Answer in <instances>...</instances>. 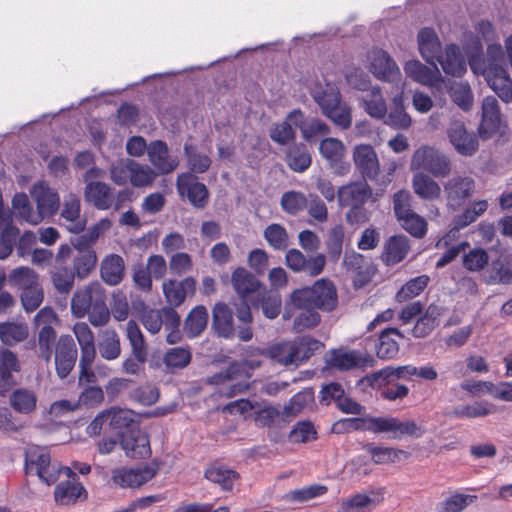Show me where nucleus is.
Instances as JSON below:
<instances>
[{
	"instance_id": "1",
	"label": "nucleus",
	"mask_w": 512,
	"mask_h": 512,
	"mask_svg": "<svg viewBox=\"0 0 512 512\" xmlns=\"http://www.w3.org/2000/svg\"><path fill=\"white\" fill-rule=\"evenodd\" d=\"M505 54L500 44H490L487 47L486 59L481 63L476 57H471L469 65L475 74H482L488 86L506 102H512V79L504 67Z\"/></svg>"
},
{
	"instance_id": "2",
	"label": "nucleus",
	"mask_w": 512,
	"mask_h": 512,
	"mask_svg": "<svg viewBox=\"0 0 512 512\" xmlns=\"http://www.w3.org/2000/svg\"><path fill=\"white\" fill-rule=\"evenodd\" d=\"M338 305V294L331 280L321 278L311 286L295 289L289 296L285 306L283 319L292 318L290 306L293 308H314L323 312H332Z\"/></svg>"
},
{
	"instance_id": "3",
	"label": "nucleus",
	"mask_w": 512,
	"mask_h": 512,
	"mask_svg": "<svg viewBox=\"0 0 512 512\" xmlns=\"http://www.w3.org/2000/svg\"><path fill=\"white\" fill-rule=\"evenodd\" d=\"M105 300L102 285L98 281L91 282L75 291L71 298V312L76 318L88 315L89 322L94 327L104 326L110 319Z\"/></svg>"
},
{
	"instance_id": "4",
	"label": "nucleus",
	"mask_w": 512,
	"mask_h": 512,
	"mask_svg": "<svg viewBox=\"0 0 512 512\" xmlns=\"http://www.w3.org/2000/svg\"><path fill=\"white\" fill-rule=\"evenodd\" d=\"M314 101L320 106L322 113L334 124L347 129L351 126L352 117L349 107L341 101V94L337 88L327 84L324 88L312 91Z\"/></svg>"
},
{
	"instance_id": "5",
	"label": "nucleus",
	"mask_w": 512,
	"mask_h": 512,
	"mask_svg": "<svg viewBox=\"0 0 512 512\" xmlns=\"http://www.w3.org/2000/svg\"><path fill=\"white\" fill-rule=\"evenodd\" d=\"M364 426L369 432L388 434L390 438L395 440H401L404 437L418 439L425 433L424 427L415 420H401L392 416L366 418Z\"/></svg>"
},
{
	"instance_id": "6",
	"label": "nucleus",
	"mask_w": 512,
	"mask_h": 512,
	"mask_svg": "<svg viewBox=\"0 0 512 512\" xmlns=\"http://www.w3.org/2000/svg\"><path fill=\"white\" fill-rule=\"evenodd\" d=\"M62 468L58 463L51 462L47 448L30 446L25 453V470L27 474H35L47 485L54 483Z\"/></svg>"
},
{
	"instance_id": "7",
	"label": "nucleus",
	"mask_w": 512,
	"mask_h": 512,
	"mask_svg": "<svg viewBox=\"0 0 512 512\" xmlns=\"http://www.w3.org/2000/svg\"><path fill=\"white\" fill-rule=\"evenodd\" d=\"M410 168L412 171L424 170L434 177H445L451 172L449 158L432 146H421L412 155Z\"/></svg>"
},
{
	"instance_id": "8",
	"label": "nucleus",
	"mask_w": 512,
	"mask_h": 512,
	"mask_svg": "<svg viewBox=\"0 0 512 512\" xmlns=\"http://www.w3.org/2000/svg\"><path fill=\"white\" fill-rule=\"evenodd\" d=\"M72 331L80 347L78 383L79 385H83V379L92 380L94 377L92 374V366L97 355L95 337L92 330L85 322L76 323Z\"/></svg>"
},
{
	"instance_id": "9",
	"label": "nucleus",
	"mask_w": 512,
	"mask_h": 512,
	"mask_svg": "<svg viewBox=\"0 0 512 512\" xmlns=\"http://www.w3.org/2000/svg\"><path fill=\"white\" fill-rule=\"evenodd\" d=\"M126 337L131 345L133 358H126L122 362V372L135 375L139 372L141 364H144L148 357V347L144 335L137 323L133 320L126 325Z\"/></svg>"
},
{
	"instance_id": "10",
	"label": "nucleus",
	"mask_w": 512,
	"mask_h": 512,
	"mask_svg": "<svg viewBox=\"0 0 512 512\" xmlns=\"http://www.w3.org/2000/svg\"><path fill=\"white\" fill-rule=\"evenodd\" d=\"M443 191L448 209H460L474 194L475 181L470 176H454L443 184Z\"/></svg>"
},
{
	"instance_id": "11",
	"label": "nucleus",
	"mask_w": 512,
	"mask_h": 512,
	"mask_svg": "<svg viewBox=\"0 0 512 512\" xmlns=\"http://www.w3.org/2000/svg\"><path fill=\"white\" fill-rule=\"evenodd\" d=\"M53 356L57 376L66 378L74 369L78 356L77 346L71 335L62 334L58 337Z\"/></svg>"
},
{
	"instance_id": "12",
	"label": "nucleus",
	"mask_w": 512,
	"mask_h": 512,
	"mask_svg": "<svg viewBox=\"0 0 512 512\" xmlns=\"http://www.w3.org/2000/svg\"><path fill=\"white\" fill-rule=\"evenodd\" d=\"M369 71L378 80L398 83L402 74L395 60L384 50L376 49L369 54Z\"/></svg>"
},
{
	"instance_id": "13",
	"label": "nucleus",
	"mask_w": 512,
	"mask_h": 512,
	"mask_svg": "<svg viewBox=\"0 0 512 512\" xmlns=\"http://www.w3.org/2000/svg\"><path fill=\"white\" fill-rule=\"evenodd\" d=\"M241 378L242 375L239 373L238 364H232L225 371L211 376L209 382L215 385H220V394L227 398H231L237 394L243 393L249 388L248 382Z\"/></svg>"
},
{
	"instance_id": "14",
	"label": "nucleus",
	"mask_w": 512,
	"mask_h": 512,
	"mask_svg": "<svg viewBox=\"0 0 512 512\" xmlns=\"http://www.w3.org/2000/svg\"><path fill=\"white\" fill-rule=\"evenodd\" d=\"M285 264L295 273L304 272L315 277L324 270L326 257L323 254H317L306 258L298 249H290L286 252Z\"/></svg>"
},
{
	"instance_id": "15",
	"label": "nucleus",
	"mask_w": 512,
	"mask_h": 512,
	"mask_svg": "<svg viewBox=\"0 0 512 512\" xmlns=\"http://www.w3.org/2000/svg\"><path fill=\"white\" fill-rule=\"evenodd\" d=\"M356 170L364 179L375 180L380 172V162L375 149L369 144L356 145L352 152Z\"/></svg>"
},
{
	"instance_id": "16",
	"label": "nucleus",
	"mask_w": 512,
	"mask_h": 512,
	"mask_svg": "<svg viewBox=\"0 0 512 512\" xmlns=\"http://www.w3.org/2000/svg\"><path fill=\"white\" fill-rule=\"evenodd\" d=\"M178 193L187 197L189 202L197 207L204 208L208 202L209 192L207 187L197 181L191 173L186 172L178 175L176 181Z\"/></svg>"
},
{
	"instance_id": "17",
	"label": "nucleus",
	"mask_w": 512,
	"mask_h": 512,
	"mask_svg": "<svg viewBox=\"0 0 512 512\" xmlns=\"http://www.w3.org/2000/svg\"><path fill=\"white\" fill-rule=\"evenodd\" d=\"M156 473L157 468L149 465L137 469L116 468L112 470L111 480L121 488H137L151 480Z\"/></svg>"
},
{
	"instance_id": "18",
	"label": "nucleus",
	"mask_w": 512,
	"mask_h": 512,
	"mask_svg": "<svg viewBox=\"0 0 512 512\" xmlns=\"http://www.w3.org/2000/svg\"><path fill=\"white\" fill-rule=\"evenodd\" d=\"M60 218L71 233L79 234L84 231L87 220L81 214V202L77 194L69 193L64 197Z\"/></svg>"
},
{
	"instance_id": "19",
	"label": "nucleus",
	"mask_w": 512,
	"mask_h": 512,
	"mask_svg": "<svg viewBox=\"0 0 512 512\" xmlns=\"http://www.w3.org/2000/svg\"><path fill=\"white\" fill-rule=\"evenodd\" d=\"M327 364L339 370H350L353 368L374 367L376 360L368 354L358 351H332L327 358Z\"/></svg>"
},
{
	"instance_id": "20",
	"label": "nucleus",
	"mask_w": 512,
	"mask_h": 512,
	"mask_svg": "<svg viewBox=\"0 0 512 512\" xmlns=\"http://www.w3.org/2000/svg\"><path fill=\"white\" fill-rule=\"evenodd\" d=\"M450 142L456 151L465 156L473 155L478 149V140L474 133H469L463 122L451 121L447 130Z\"/></svg>"
},
{
	"instance_id": "21",
	"label": "nucleus",
	"mask_w": 512,
	"mask_h": 512,
	"mask_svg": "<svg viewBox=\"0 0 512 512\" xmlns=\"http://www.w3.org/2000/svg\"><path fill=\"white\" fill-rule=\"evenodd\" d=\"M372 196V189L366 181L352 182L341 186L337 191L341 207L364 206Z\"/></svg>"
},
{
	"instance_id": "22",
	"label": "nucleus",
	"mask_w": 512,
	"mask_h": 512,
	"mask_svg": "<svg viewBox=\"0 0 512 512\" xmlns=\"http://www.w3.org/2000/svg\"><path fill=\"white\" fill-rule=\"evenodd\" d=\"M147 155L149 162L161 174H169L178 167V158L170 155L169 148L164 141L155 140L150 142Z\"/></svg>"
},
{
	"instance_id": "23",
	"label": "nucleus",
	"mask_w": 512,
	"mask_h": 512,
	"mask_svg": "<svg viewBox=\"0 0 512 512\" xmlns=\"http://www.w3.org/2000/svg\"><path fill=\"white\" fill-rule=\"evenodd\" d=\"M84 200L98 210H109L115 202L114 189L107 183H89L84 188Z\"/></svg>"
},
{
	"instance_id": "24",
	"label": "nucleus",
	"mask_w": 512,
	"mask_h": 512,
	"mask_svg": "<svg viewBox=\"0 0 512 512\" xmlns=\"http://www.w3.org/2000/svg\"><path fill=\"white\" fill-rule=\"evenodd\" d=\"M121 447L131 458H146L151 454L147 433L140 429H131L122 436Z\"/></svg>"
},
{
	"instance_id": "25",
	"label": "nucleus",
	"mask_w": 512,
	"mask_h": 512,
	"mask_svg": "<svg viewBox=\"0 0 512 512\" xmlns=\"http://www.w3.org/2000/svg\"><path fill=\"white\" fill-rule=\"evenodd\" d=\"M384 499L381 489L355 494L341 503L339 512H367L377 507Z\"/></svg>"
},
{
	"instance_id": "26",
	"label": "nucleus",
	"mask_w": 512,
	"mask_h": 512,
	"mask_svg": "<svg viewBox=\"0 0 512 512\" xmlns=\"http://www.w3.org/2000/svg\"><path fill=\"white\" fill-rule=\"evenodd\" d=\"M21 369L17 355L11 350L0 349V395L5 396L16 384L13 373Z\"/></svg>"
},
{
	"instance_id": "27",
	"label": "nucleus",
	"mask_w": 512,
	"mask_h": 512,
	"mask_svg": "<svg viewBox=\"0 0 512 512\" xmlns=\"http://www.w3.org/2000/svg\"><path fill=\"white\" fill-rule=\"evenodd\" d=\"M68 476L72 478L67 481L60 482L54 492L55 501L61 505H69L75 503L82 496H86V491L83 485L78 482L75 473L69 467H63Z\"/></svg>"
},
{
	"instance_id": "28",
	"label": "nucleus",
	"mask_w": 512,
	"mask_h": 512,
	"mask_svg": "<svg viewBox=\"0 0 512 512\" xmlns=\"http://www.w3.org/2000/svg\"><path fill=\"white\" fill-rule=\"evenodd\" d=\"M430 64L432 67L424 65L418 60H409L404 64V71L413 81L432 87L441 79V73L437 62Z\"/></svg>"
},
{
	"instance_id": "29",
	"label": "nucleus",
	"mask_w": 512,
	"mask_h": 512,
	"mask_svg": "<svg viewBox=\"0 0 512 512\" xmlns=\"http://www.w3.org/2000/svg\"><path fill=\"white\" fill-rule=\"evenodd\" d=\"M31 196L37 204V210L44 219L52 215L59 207L58 194L44 182L35 184L31 189Z\"/></svg>"
},
{
	"instance_id": "30",
	"label": "nucleus",
	"mask_w": 512,
	"mask_h": 512,
	"mask_svg": "<svg viewBox=\"0 0 512 512\" xmlns=\"http://www.w3.org/2000/svg\"><path fill=\"white\" fill-rule=\"evenodd\" d=\"M501 124L499 104L495 97L487 96L482 102V120L479 132L482 137L489 138Z\"/></svg>"
},
{
	"instance_id": "31",
	"label": "nucleus",
	"mask_w": 512,
	"mask_h": 512,
	"mask_svg": "<svg viewBox=\"0 0 512 512\" xmlns=\"http://www.w3.org/2000/svg\"><path fill=\"white\" fill-rule=\"evenodd\" d=\"M417 44L421 57L427 63L437 62L441 57V42L432 28L425 27L418 32Z\"/></svg>"
},
{
	"instance_id": "32",
	"label": "nucleus",
	"mask_w": 512,
	"mask_h": 512,
	"mask_svg": "<svg viewBox=\"0 0 512 512\" xmlns=\"http://www.w3.org/2000/svg\"><path fill=\"white\" fill-rule=\"evenodd\" d=\"M196 281L192 277H186L182 281L166 280L163 282L162 289L166 301L171 306H180L188 294L194 292Z\"/></svg>"
},
{
	"instance_id": "33",
	"label": "nucleus",
	"mask_w": 512,
	"mask_h": 512,
	"mask_svg": "<svg viewBox=\"0 0 512 512\" xmlns=\"http://www.w3.org/2000/svg\"><path fill=\"white\" fill-rule=\"evenodd\" d=\"M287 119L301 130L306 141H312L315 137L324 136L330 132L329 127L319 119H311L309 122H305L304 114L299 109L291 111L287 115Z\"/></svg>"
},
{
	"instance_id": "34",
	"label": "nucleus",
	"mask_w": 512,
	"mask_h": 512,
	"mask_svg": "<svg viewBox=\"0 0 512 512\" xmlns=\"http://www.w3.org/2000/svg\"><path fill=\"white\" fill-rule=\"evenodd\" d=\"M445 308L432 303L425 312L417 319L412 328V335L415 338H425L439 325L440 317L444 314Z\"/></svg>"
},
{
	"instance_id": "35",
	"label": "nucleus",
	"mask_w": 512,
	"mask_h": 512,
	"mask_svg": "<svg viewBox=\"0 0 512 512\" xmlns=\"http://www.w3.org/2000/svg\"><path fill=\"white\" fill-rule=\"evenodd\" d=\"M415 377V366L412 364L402 366H387L379 371L369 374L364 377V381H371L377 385L379 383L385 384L397 380H412Z\"/></svg>"
},
{
	"instance_id": "36",
	"label": "nucleus",
	"mask_w": 512,
	"mask_h": 512,
	"mask_svg": "<svg viewBox=\"0 0 512 512\" xmlns=\"http://www.w3.org/2000/svg\"><path fill=\"white\" fill-rule=\"evenodd\" d=\"M404 336L397 328H386L381 331L375 343L376 356L382 360H390L399 352L398 339Z\"/></svg>"
},
{
	"instance_id": "37",
	"label": "nucleus",
	"mask_w": 512,
	"mask_h": 512,
	"mask_svg": "<svg viewBox=\"0 0 512 512\" xmlns=\"http://www.w3.org/2000/svg\"><path fill=\"white\" fill-rule=\"evenodd\" d=\"M125 275L124 259L118 254L106 255L100 264L101 279L110 286L118 285Z\"/></svg>"
},
{
	"instance_id": "38",
	"label": "nucleus",
	"mask_w": 512,
	"mask_h": 512,
	"mask_svg": "<svg viewBox=\"0 0 512 512\" xmlns=\"http://www.w3.org/2000/svg\"><path fill=\"white\" fill-rule=\"evenodd\" d=\"M414 193L422 200L432 202L440 199L441 186L431 176L424 172H416L412 178Z\"/></svg>"
},
{
	"instance_id": "39",
	"label": "nucleus",
	"mask_w": 512,
	"mask_h": 512,
	"mask_svg": "<svg viewBox=\"0 0 512 512\" xmlns=\"http://www.w3.org/2000/svg\"><path fill=\"white\" fill-rule=\"evenodd\" d=\"M440 63L443 71L454 77H461L466 73L467 66L464 56L457 45H448L444 55L437 61Z\"/></svg>"
},
{
	"instance_id": "40",
	"label": "nucleus",
	"mask_w": 512,
	"mask_h": 512,
	"mask_svg": "<svg viewBox=\"0 0 512 512\" xmlns=\"http://www.w3.org/2000/svg\"><path fill=\"white\" fill-rule=\"evenodd\" d=\"M231 282L236 293L245 300L250 296L260 293V283L245 268L238 267L232 274Z\"/></svg>"
},
{
	"instance_id": "41",
	"label": "nucleus",
	"mask_w": 512,
	"mask_h": 512,
	"mask_svg": "<svg viewBox=\"0 0 512 512\" xmlns=\"http://www.w3.org/2000/svg\"><path fill=\"white\" fill-rule=\"evenodd\" d=\"M204 477L217 484L223 491H231L234 483L239 479V474L224 465L213 464L205 470Z\"/></svg>"
},
{
	"instance_id": "42",
	"label": "nucleus",
	"mask_w": 512,
	"mask_h": 512,
	"mask_svg": "<svg viewBox=\"0 0 512 512\" xmlns=\"http://www.w3.org/2000/svg\"><path fill=\"white\" fill-rule=\"evenodd\" d=\"M98 351L101 358L106 361H114L120 357V338L114 329H105L100 332Z\"/></svg>"
},
{
	"instance_id": "43",
	"label": "nucleus",
	"mask_w": 512,
	"mask_h": 512,
	"mask_svg": "<svg viewBox=\"0 0 512 512\" xmlns=\"http://www.w3.org/2000/svg\"><path fill=\"white\" fill-rule=\"evenodd\" d=\"M212 326L218 336L230 338L234 335L232 311L225 303H217L213 308Z\"/></svg>"
},
{
	"instance_id": "44",
	"label": "nucleus",
	"mask_w": 512,
	"mask_h": 512,
	"mask_svg": "<svg viewBox=\"0 0 512 512\" xmlns=\"http://www.w3.org/2000/svg\"><path fill=\"white\" fill-rule=\"evenodd\" d=\"M410 250L409 241L405 236H393L387 240L382 260L387 265L401 262Z\"/></svg>"
},
{
	"instance_id": "45",
	"label": "nucleus",
	"mask_w": 512,
	"mask_h": 512,
	"mask_svg": "<svg viewBox=\"0 0 512 512\" xmlns=\"http://www.w3.org/2000/svg\"><path fill=\"white\" fill-rule=\"evenodd\" d=\"M362 106L366 113L375 119H384L387 115V105L380 87H372L361 97Z\"/></svg>"
},
{
	"instance_id": "46",
	"label": "nucleus",
	"mask_w": 512,
	"mask_h": 512,
	"mask_svg": "<svg viewBox=\"0 0 512 512\" xmlns=\"http://www.w3.org/2000/svg\"><path fill=\"white\" fill-rule=\"evenodd\" d=\"M75 273L66 264L54 265L50 278L54 289L60 294H69L74 287Z\"/></svg>"
},
{
	"instance_id": "47",
	"label": "nucleus",
	"mask_w": 512,
	"mask_h": 512,
	"mask_svg": "<svg viewBox=\"0 0 512 512\" xmlns=\"http://www.w3.org/2000/svg\"><path fill=\"white\" fill-rule=\"evenodd\" d=\"M112 226L109 219L104 218L98 221L95 225L87 229L85 233L80 235L72 242L75 249L93 250V245L97 242L99 237L107 232Z\"/></svg>"
},
{
	"instance_id": "48",
	"label": "nucleus",
	"mask_w": 512,
	"mask_h": 512,
	"mask_svg": "<svg viewBox=\"0 0 512 512\" xmlns=\"http://www.w3.org/2000/svg\"><path fill=\"white\" fill-rule=\"evenodd\" d=\"M12 206L14 215L21 221L37 225L43 220L38 210H33L27 195L24 193H18L13 197Z\"/></svg>"
},
{
	"instance_id": "49",
	"label": "nucleus",
	"mask_w": 512,
	"mask_h": 512,
	"mask_svg": "<svg viewBox=\"0 0 512 512\" xmlns=\"http://www.w3.org/2000/svg\"><path fill=\"white\" fill-rule=\"evenodd\" d=\"M207 323V309L202 305L196 306L185 319L184 332L189 338L198 337L205 330Z\"/></svg>"
},
{
	"instance_id": "50",
	"label": "nucleus",
	"mask_w": 512,
	"mask_h": 512,
	"mask_svg": "<svg viewBox=\"0 0 512 512\" xmlns=\"http://www.w3.org/2000/svg\"><path fill=\"white\" fill-rule=\"evenodd\" d=\"M57 333L52 326H42L37 336V347L39 357L46 363L52 360L53 352L56 349Z\"/></svg>"
},
{
	"instance_id": "51",
	"label": "nucleus",
	"mask_w": 512,
	"mask_h": 512,
	"mask_svg": "<svg viewBox=\"0 0 512 512\" xmlns=\"http://www.w3.org/2000/svg\"><path fill=\"white\" fill-rule=\"evenodd\" d=\"M77 254L74 255L73 272L78 279H85L95 269L97 264V255L94 250L76 249Z\"/></svg>"
},
{
	"instance_id": "52",
	"label": "nucleus",
	"mask_w": 512,
	"mask_h": 512,
	"mask_svg": "<svg viewBox=\"0 0 512 512\" xmlns=\"http://www.w3.org/2000/svg\"><path fill=\"white\" fill-rule=\"evenodd\" d=\"M294 349L292 342H282L267 348L264 355L280 365H298Z\"/></svg>"
},
{
	"instance_id": "53",
	"label": "nucleus",
	"mask_w": 512,
	"mask_h": 512,
	"mask_svg": "<svg viewBox=\"0 0 512 512\" xmlns=\"http://www.w3.org/2000/svg\"><path fill=\"white\" fill-rule=\"evenodd\" d=\"M183 150L187 166L191 172L202 174L210 168V157L207 154L199 152L196 145L186 143Z\"/></svg>"
},
{
	"instance_id": "54",
	"label": "nucleus",
	"mask_w": 512,
	"mask_h": 512,
	"mask_svg": "<svg viewBox=\"0 0 512 512\" xmlns=\"http://www.w3.org/2000/svg\"><path fill=\"white\" fill-rule=\"evenodd\" d=\"M29 335L28 325L26 323L6 322L0 324V339L8 346L22 342Z\"/></svg>"
},
{
	"instance_id": "55",
	"label": "nucleus",
	"mask_w": 512,
	"mask_h": 512,
	"mask_svg": "<svg viewBox=\"0 0 512 512\" xmlns=\"http://www.w3.org/2000/svg\"><path fill=\"white\" fill-rule=\"evenodd\" d=\"M286 162L291 170L301 173L311 165V155L305 145H294L287 151Z\"/></svg>"
},
{
	"instance_id": "56",
	"label": "nucleus",
	"mask_w": 512,
	"mask_h": 512,
	"mask_svg": "<svg viewBox=\"0 0 512 512\" xmlns=\"http://www.w3.org/2000/svg\"><path fill=\"white\" fill-rule=\"evenodd\" d=\"M36 403V394L28 389H17L10 396L11 407L22 414H29L33 412L36 408Z\"/></svg>"
},
{
	"instance_id": "57",
	"label": "nucleus",
	"mask_w": 512,
	"mask_h": 512,
	"mask_svg": "<svg viewBox=\"0 0 512 512\" xmlns=\"http://www.w3.org/2000/svg\"><path fill=\"white\" fill-rule=\"evenodd\" d=\"M126 412L122 410H116L114 408L109 410H104L100 412L96 417L90 422V424L86 428V433L89 436H98L104 424L109 420L111 423H119L120 420L126 419Z\"/></svg>"
},
{
	"instance_id": "58",
	"label": "nucleus",
	"mask_w": 512,
	"mask_h": 512,
	"mask_svg": "<svg viewBox=\"0 0 512 512\" xmlns=\"http://www.w3.org/2000/svg\"><path fill=\"white\" fill-rule=\"evenodd\" d=\"M263 236L274 250L283 251L290 245L288 232L280 224L273 223L268 225L264 230Z\"/></svg>"
},
{
	"instance_id": "59",
	"label": "nucleus",
	"mask_w": 512,
	"mask_h": 512,
	"mask_svg": "<svg viewBox=\"0 0 512 512\" xmlns=\"http://www.w3.org/2000/svg\"><path fill=\"white\" fill-rule=\"evenodd\" d=\"M10 284L14 287L25 290L40 285L38 274L29 267H18L13 269L8 277Z\"/></svg>"
},
{
	"instance_id": "60",
	"label": "nucleus",
	"mask_w": 512,
	"mask_h": 512,
	"mask_svg": "<svg viewBox=\"0 0 512 512\" xmlns=\"http://www.w3.org/2000/svg\"><path fill=\"white\" fill-rule=\"evenodd\" d=\"M452 101L462 110L469 111L473 106V93L467 82H454L449 89Z\"/></svg>"
},
{
	"instance_id": "61",
	"label": "nucleus",
	"mask_w": 512,
	"mask_h": 512,
	"mask_svg": "<svg viewBox=\"0 0 512 512\" xmlns=\"http://www.w3.org/2000/svg\"><path fill=\"white\" fill-rule=\"evenodd\" d=\"M488 208L487 200H478L468 206L462 214L454 219V228L456 230L463 229L477 220Z\"/></svg>"
},
{
	"instance_id": "62",
	"label": "nucleus",
	"mask_w": 512,
	"mask_h": 512,
	"mask_svg": "<svg viewBox=\"0 0 512 512\" xmlns=\"http://www.w3.org/2000/svg\"><path fill=\"white\" fill-rule=\"evenodd\" d=\"M130 165H132L130 176V183L132 186L137 188L147 187L154 182L157 173L150 166L140 164L134 160Z\"/></svg>"
},
{
	"instance_id": "63",
	"label": "nucleus",
	"mask_w": 512,
	"mask_h": 512,
	"mask_svg": "<svg viewBox=\"0 0 512 512\" xmlns=\"http://www.w3.org/2000/svg\"><path fill=\"white\" fill-rule=\"evenodd\" d=\"M292 343L298 364L309 359L315 352L322 350L324 347L322 342L309 336L298 338Z\"/></svg>"
},
{
	"instance_id": "64",
	"label": "nucleus",
	"mask_w": 512,
	"mask_h": 512,
	"mask_svg": "<svg viewBox=\"0 0 512 512\" xmlns=\"http://www.w3.org/2000/svg\"><path fill=\"white\" fill-rule=\"evenodd\" d=\"M307 202L308 199L304 193L292 190L282 195L280 205L287 214L297 215L306 208Z\"/></svg>"
}]
</instances>
